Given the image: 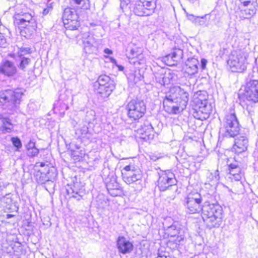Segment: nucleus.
<instances>
[{"instance_id":"29","label":"nucleus","mask_w":258,"mask_h":258,"mask_svg":"<svg viewBox=\"0 0 258 258\" xmlns=\"http://www.w3.org/2000/svg\"><path fill=\"white\" fill-rule=\"evenodd\" d=\"M239 9V11L236 12V16H238L241 20L249 19L254 15V14H251V12L248 11L249 10L243 7L242 5L240 7Z\"/></svg>"},{"instance_id":"13","label":"nucleus","mask_w":258,"mask_h":258,"mask_svg":"<svg viewBox=\"0 0 258 258\" xmlns=\"http://www.w3.org/2000/svg\"><path fill=\"white\" fill-rule=\"evenodd\" d=\"M201 202V197L199 193L189 194L184 200L186 212L189 214H195L202 211Z\"/></svg>"},{"instance_id":"34","label":"nucleus","mask_w":258,"mask_h":258,"mask_svg":"<svg viewBox=\"0 0 258 258\" xmlns=\"http://www.w3.org/2000/svg\"><path fill=\"white\" fill-rule=\"evenodd\" d=\"M167 231L171 237L173 238L176 236L177 234H180L183 232L182 229L178 228L175 225L173 224L168 227Z\"/></svg>"},{"instance_id":"50","label":"nucleus","mask_w":258,"mask_h":258,"mask_svg":"<svg viewBox=\"0 0 258 258\" xmlns=\"http://www.w3.org/2000/svg\"><path fill=\"white\" fill-rule=\"evenodd\" d=\"M116 67L119 71H122L124 70V67L122 66L116 64Z\"/></svg>"},{"instance_id":"30","label":"nucleus","mask_w":258,"mask_h":258,"mask_svg":"<svg viewBox=\"0 0 258 258\" xmlns=\"http://www.w3.org/2000/svg\"><path fill=\"white\" fill-rule=\"evenodd\" d=\"M67 29L70 30H76L80 26V23L78 19H72L63 23Z\"/></svg>"},{"instance_id":"35","label":"nucleus","mask_w":258,"mask_h":258,"mask_svg":"<svg viewBox=\"0 0 258 258\" xmlns=\"http://www.w3.org/2000/svg\"><path fill=\"white\" fill-rule=\"evenodd\" d=\"M145 6L154 12L156 7L157 0H140Z\"/></svg>"},{"instance_id":"45","label":"nucleus","mask_w":258,"mask_h":258,"mask_svg":"<svg viewBox=\"0 0 258 258\" xmlns=\"http://www.w3.org/2000/svg\"><path fill=\"white\" fill-rule=\"evenodd\" d=\"M108 191V192L110 194V195L113 197L117 196L119 194V192L120 191V189L119 190H117V189L116 190H115V189L109 190Z\"/></svg>"},{"instance_id":"7","label":"nucleus","mask_w":258,"mask_h":258,"mask_svg":"<svg viewBox=\"0 0 258 258\" xmlns=\"http://www.w3.org/2000/svg\"><path fill=\"white\" fill-rule=\"evenodd\" d=\"M94 88L98 93L101 95L102 97L105 98L109 97L114 89L115 86L109 76L101 75L94 83Z\"/></svg>"},{"instance_id":"31","label":"nucleus","mask_w":258,"mask_h":258,"mask_svg":"<svg viewBox=\"0 0 258 258\" xmlns=\"http://www.w3.org/2000/svg\"><path fill=\"white\" fill-rule=\"evenodd\" d=\"M171 53L173 57V61L176 62L177 64L181 61L183 55V50L180 48H177L173 49Z\"/></svg>"},{"instance_id":"8","label":"nucleus","mask_w":258,"mask_h":258,"mask_svg":"<svg viewBox=\"0 0 258 258\" xmlns=\"http://www.w3.org/2000/svg\"><path fill=\"white\" fill-rule=\"evenodd\" d=\"M126 109L128 117L133 120H137L145 114L146 106L143 100L136 98L131 100L127 103Z\"/></svg>"},{"instance_id":"26","label":"nucleus","mask_w":258,"mask_h":258,"mask_svg":"<svg viewBox=\"0 0 258 258\" xmlns=\"http://www.w3.org/2000/svg\"><path fill=\"white\" fill-rule=\"evenodd\" d=\"M26 154L30 157L36 156L39 153V150L35 146L34 140H30L26 145Z\"/></svg>"},{"instance_id":"49","label":"nucleus","mask_w":258,"mask_h":258,"mask_svg":"<svg viewBox=\"0 0 258 258\" xmlns=\"http://www.w3.org/2000/svg\"><path fill=\"white\" fill-rule=\"evenodd\" d=\"M187 17L189 20L193 21L195 19V16L193 15H187Z\"/></svg>"},{"instance_id":"15","label":"nucleus","mask_w":258,"mask_h":258,"mask_svg":"<svg viewBox=\"0 0 258 258\" xmlns=\"http://www.w3.org/2000/svg\"><path fill=\"white\" fill-rule=\"evenodd\" d=\"M220 179L219 171L218 170L211 172L207 176V181L205 183V188L209 189L207 193V196L214 198V194L216 187Z\"/></svg>"},{"instance_id":"53","label":"nucleus","mask_w":258,"mask_h":258,"mask_svg":"<svg viewBox=\"0 0 258 258\" xmlns=\"http://www.w3.org/2000/svg\"><path fill=\"white\" fill-rule=\"evenodd\" d=\"M13 217H14V215H12V214H7V217L8 219L11 218Z\"/></svg>"},{"instance_id":"17","label":"nucleus","mask_w":258,"mask_h":258,"mask_svg":"<svg viewBox=\"0 0 258 258\" xmlns=\"http://www.w3.org/2000/svg\"><path fill=\"white\" fill-rule=\"evenodd\" d=\"M237 135L233 146V150L235 153L239 154L247 150L249 142L246 136L238 134Z\"/></svg>"},{"instance_id":"27","label":"nucleus","mask_w":258,"mask_h":258,"mask_svg":"<svg viewBox=\"0 0 258 258\" xmlns=\"http://www.w3.org/2000/svg\"><path fill=\"white\" fill-rule=\"evenodd\" d=\"M78 18L79 17L76 11L70 8H67L64 9L62 15V20L63 23L72 19Z\"/></svg>"},{"instance_id":"43","label":"nucleus","mask_w":258,"mask_h":258,"mask_svg":"<svg viewBox=\"0 0 258 258\" xmlns=\"http://www.w3.org/2000/svg\"><path fill=\"white\" fill-rule=\"evenodd\" d=\"M170 74H164L163 77V86H165V85H167L170 83Z\"/></svg>"},{"instance_id":"36","label":"nucleus","mask_w":258,"mask_h":258,"mask_svg":"<svg viewBox=\"0 0 258 258\" xmlns=\"http://www.w3.org/2000/svg\"><path fill=\"white\" fill-rule=\"evenodd\" d=\"M163 60L166 62V64L169 66H175L177 64L176 62L173 61V57L171 53L167 54L163 58Z\"/></svg>"},{"instance_id":"20","label":"nucleus","mask_w":258,"mask_h":258,"mask_svg":"<svg viewBox=\"0 0 258 258\" xmlns=\"http://www.w3.org/2000/svg\"><path fill=\"white\" fill-rule=\"evenodd\" d=\"M117 246L119 252L123 254L130 253L133 249L132 243L123 236L118 237Z\"/></svg>"},{"instance_id":"5","label":"nucleus","mask_w":258,"mask_h":258,"mask_svg":"<svg viewBox=\"0 0 258 258\" xmlns=\"http://www.w3.org/2000/svg\"><path fill=\"white\" fill-rule=\"evenodd\" d=\"M248 53L245 49L234 50L229 56L227 63L233 72L241 73L246 69Z\"/></svg>"},{"instance_id":"18","label":"nucleus","mask_w":258,"mask_h":258,"mask_svg":"<svg viewBox=\"0 0 258 258\" xmlns=\"http://www.w3.org/2000/svg\"><path fill=\"white\" fill-rule=\"evenodd\" d=\"M17 69L14 63L7 60L0 63V73L9 77H13L16 74Z\"/></svg>"},{"instance_id":"14","label":"nucleus","mask_w":258,"mask_h":258,"mask_svg":"<svg viewBox=\"0 0 258 258\" xmlns=\"http://www.w3.org/2000/svg\"><path fill=\"white\" fill-rule=\"evenodd\" d=\"M126 55L128 58L131 60L136 59V60L132 62L134 64H144L145 62V57L143 54V50L141 48L136 46L133 43L129 44L126 49Z\"/></svg>"},{"instance_id":"54","label":"nucleus","mask_w":258,"mask_h":258,"mask_svg":"<svg viewBox=\"0 0 258 258\" xmlns=\"http://www.w3.org/2000/svg\"><path fill=\"white\" fill-rule=\"evenodd\" d=\"M200 23L201 25L205 24V22L203 20L201 21Z\"/></svg>"},{"instance_id":"48","label":"nucleus","mask_w":258,"mask_h":258,"mask_svg":"<svg viewBox=\"0 0 258 258\" xmlns=\"http://www.w3.org/2000/svg\"><path fill=\"white\" fill-rule=\"evenodd\" d=\"M104 52L105 53H106V54H111L112 53V50H110L108 48L105 49L104 50Z\"/></svg>"},{"instance_id":"19","label":"nucleus","mask_w":258,"mask_h":258,"mask_svg":"<svg viewBox=\"0 0 258 258\" xmlns=\"http://www.w3.org/2000/svg\"><path fill=\"white\" fill-rule=\"evenodd\" d=\"M138 133L141 135L140 138L144 140H152L154 137V131L151 124L147 121L139 128Z\"/></svg>"},{"instance_id":"4","label":"nucleus","mask_w":258,"mask_h":258,"mask_svg":"<svg viewBox=\"0 0 258 258\" xmlns=\"http://www.w3.org/2000/svg\"><path fill=\"white\" fill-rule=\"evenodd\" d=\"M121 174L124 181L131 185L135 191L141 190L143 187V174L139 168L130 164L122 169Z\"/></svg>"},{"instance_id":"3","label":"nucleus","mask_w":258,"mask_h":258,"mask_svg":"<svg viewBox=\"0 0 258 258\" xmlns=\"http://www.w3.org/2000/svg\"><path fill=\"white\" fill-rule=\"evenodd\" d=\"M14 23L19 27L21 36L29 38L36 31L37 21L35 17L30 14H16L14 16Z\"/></svg>"},{"instance_id":"33","label":"nucleus","mask_w":258,"mask_h":258,"mask_svg":"<svg viewBox=\"0 0 258 258\" xmlns=\"http://www.w3.org/2000/svg\"><path fill=\"white\" fill-rule=\"evenodd\" d=\"M31 62L30 58L26 57H20V63L18 64L19 68L23 71H25L26 68L28 66Z\"/></svg>"},{"instance_id":"21","label":"nucleus","mask_w":258,"mask_h":258,"mask_svg":"<svg viewBox=\"0 0 258 258\" xmlns=\"http://www.w3.org/2000/svg\"><path fill=\"white\" fill-rule=\"evenodd\" d=\"M133 11L136 15L139 16H150L154 12L146 7L140 0L135 4Z\"/></svg>"},{"instance_id":"55","label":"nucleus","mask_w":258,"mask_h":258,"mask_svg":"<svg viewBox=\"0 0 258 258\" xmlns=\"http://www.w3.org/2000/svg\"><path fill=\"white\" fill-rule=\"evenodd\" d=\"M255 63H256V64H257V59H255Z\"/></svg>"},{"instance_id":"44","label":"nucleus","mask_w":258,"mask_h":258,"mask_svg":"<svg viewBox=\"0 0 258 258\" xmlns=\"http://www.w3.org/2000/svg\"><path fill=\"white\" fill-rule=\"evenodd\" d=\"M6 45V40L3 34L0 33V46L5 47Z\"/></svg>"},{"instance_id":"10","label":"nucleus","mask_w":258,"mask_h":258,"mask_svg":"<svg viewBox=\"0 0 258 258\" xmlns=\"http://www.w3.org/2000/svg\"><path fill=\"white\" fill-rule=\"evenodd\" d=\"M176 183L177 180L173 173L169 171H162L159 173L158 186L160 191H164L170 188L176 190Z\"/></svg>"},{"instance_id":"51","label":"nucleus","mask_w":258,"mask_h":258,"mask_svg":"<svg viewBox=\"0 0 258 258\" xmlns=\"http://www.w3.org/2000/svg\"><path fill=\"white\" fill-rule=\"evenodd\" d=\"M110 61H111V62L112 63L114 64L116 66V64H118L117 63V61H116V60L114 58H110Z\"/></svg>"},{"instance_id":"56","label":"nucleus","mask_w":258,"mask_h":258,"mask_svg":"<svg viewBox=\"0 0 258 258\" xmlns=\"http://www.w3.org/2000/svg\"><path fill=\"white\" fill-rule=\"evenodd\" d=\"M239 184L240 185H242L241 182H240Z\"/></svg>"},{"instance_id":"37","label":"nucleus","mask_w":258,"mask_h":258,"mask_svg":"<svg viewBox=\"0 0 258 258\" xmlns=\"http://www.w3.org/2000/svg\"><path fill=\"white\" fill-rule=\"evenodd\" d=\"M31 53V49L29 47H21L19 48L17 52L18 55L19 57H24V55Z\"/></svg>"},{"instance_id":"38","label":"nucleus","mask_w":258,"mask_h":258,"mask_svg":"<svg viewBox=\"0 0 258 258\" xmlns=\"http://www.w3.org/2000/svg\"><path fill=\"white\" fill-rule=\"evenodd\" d=\"M113 181L114 182L110 181L106 183V186L108 190L114 189L119 190L118 184L115 181V180Z\"/></svg>"},{"instance_id":"41","label":"nucleus","mask_w":258,"mask_h":258,"mask_svg":"<svg viewBox=\"0 0 258 258\" xmlns=\"http://www.w3.org/2000/svg\"><path fill=\"white\" fill-rule=\"evenodd\" d=\"M175 237H176V238L174 239L173 241L176 244L180 243L184 239V236L182 234V233H180V234H177Z\"/></svg>"},{"instance_id":"47","label":"nucleus","mask_w":258,"mask_h":258,"mask_svg":"<svg viewBox=\"0 0 258 258\" xmlns=\"http://www.w3.org/2000/svg\"><path fill=\"white\" fill-rule=\"evenodd\" d=\"M120 1L121 6H127L131 2L130 0H120Z\"/></svg>"},{"instance_id":"2","label":"nucleus","mask_w":258,"mask_h":258,"mask_svg":"<svg viewBox=\"0 0 258 258\" xmlns=\"http://www.w3.org/2000/svg\"><path fill=\"white\" fill-rule=\"evenodd\" d=\"M207 197L209 200L205 202L202 208L203 220L208 228H218L222 223V208L217 203H212L213 198Z\"/></svg>"},{"instance_id":"6","label":"nucleus","mask_w":258,"mask_h":258,"mask_svg":"<svg viewBox=\"0 0 258 258\" xmlns=\"http://www.w3.org/2000/svg\"><path fill=\"white\" fill-rule=\"evenodd\" d=\"M223 127L225 130V137H234L237 136L239 131V122L233 110L225 114L223 119Z\"/></svg>"},{"instance_id":"28","label":"nucleus","mask_w":258,"mask_h":258,"mask_svg":"<svg viewBox=\"0 0 258 258\" xmlns=\"http://www.w3.org/2000/svg\"><path fill=\"white\" fill-rule=\"evenodd\" d=\"M242 7L246 9L249 10L251 12V14H255L257 6L256 0H247L243 1L242 2Z\"/></svg>"},{"instance_id":"12","label":"nucleus","mask_w":258,"mask_h":258,"mask_svg":"<svg viewBox=\"0 0 258 258\" xmlns=\"http://www.w3.org/2000/svg\"><path fill=\"white\" fill-rule=\"evenodd\" d=\"M239 97L251 102H257L258 101V80H252L248 82L245 86L244 92L240 93Z\"/></svg>"},{"instance_id":"32","label":"nucleus","mask_w":258,"mask_h":258,"mask_svg":"<svg viewBox=\"0 0 258 258\" xmlns=\"http://www.w3.org/2000/svg\"><path fill=\"white\" fill-rule=\"evenodd\" d=\"M13 128V125L8 118H5L3 120V125L1 127V131L4 133H10Z\"/></svg>"},{"instance_id":"11","label":"nucleus","mask_w":258,"mask_h":258,"mask_svg":"<svg viewBox=\"0 0 258 258\" xmlns=\"http://www.w3.org/2000/svg\"><path fill=\"white\" fill-rule=\"evenodd\" d=\"M25 91L22 88L3 91L0 92V102L2 103L11 102L15 105L19 104Z\"/></svg>"},{"instance_id":"22","label":"nucleus","mask_w":258,"mask_h":258,"mask_svg":"<svg viewBox=\"0 0 258 258\" xmlns=\"http://www.w3.org/2000/svg\"><path fill=\"white\" fill-rule=\"evenodd\" d=\"M228 167L229 170V176L228 178H230L231 181L233 180L237 181H240L243 174L238 164L236 162L230 163L229 164Z\"/></svg>"},{"instance_id":"24","label":"nucleus","mask_w":258,"mask_h":258,"mask_svg":"<svg viewBox=\"0 0 258 258\" xmlns=\"http://www.w3.org/2000/svg\"><path fill=\"white\" fill-rule=\"evenodd\" d=\"M199 64V62L198 59L195 58H188L185 62L184 67L185 72L190 75L197 73Z\"/></svg>"},{"instance_id":"52","label":"nucleus","mask_w":258,"mask_h":258,"mask_svg":"<svg viewBox=\"0 0 258 258\" xmlns=\"http://www.w3.org/2000/svg\"><path fill=\"white\" fill-rule=\"evenodd\" d=\"M48 13V10H47V9H45L43 11V14L44 15H47V14Z\"/></svg>"},{"instance_id":"1","label":"nucleus","mask_w":258,"mask_h":258,"mask_svg":"<svg viewBox=\"0 0 258 258\" xmlns=\"http://www.w3.org/2000/svg\"><path fill=\"white\" fill-rule=\"evenodd\" d=\"M189 94L178 86L171 88L166 93L163 104L165 110L170 114H177L185 108Z\"/></svg>"},{"instance_id":"40","label":"nucleus","mask_w":258,"mask_h":258,"mask_svg":"<svg viewBox=\"0 0 258 258\" xmlns=\"http://www.w3.org/2000/svg\"><path fill=\"white\" fill-rule=\"evenodd\" d=\"M71 3L74 4L80 5L81 7L84 8V9H87L88 6H85L86 5V0H70Z\"/></svg>"},{"instance_id":"42","label":"nucleus","mask_w":258,"mask_h":258,"mask_svg":"<svg viewBox=\"0 0 258 258\" xmlns=\"http://www.w3.org/2000/svg\"><path fill=\"white\" fill-rule=\"evenodd\" d=\"M163 77L164 74H157V75L155 76V80L156 82L161 85H163Z\"/></svg>"},{"instance_id":"9","label":"nucleus","mask_w":258,"mask_h":258,"mask_svg":"<svg viewBox=\"0 0 258 258\" xmlns=\"http://www.w3.org/2000/svg\"><path fill=\"white\" fill-rule=\"evenodd\" d=\"M207 97L206 96L205 97H203L200 94L199 96L196 99L197 108L195 109L194 116L198 119L203 120L207 119L212 112V106L208 103Z\"/></svg>"},{"instance_id":"23","label":"nucleus","mask_w":258,"mask_h":258,"mask_svg":"<svg viewBox=\"0 0 258 258\" xmlns=\"http://www.w3.org/2000/svg\"><path fill=\"white\" fill-rule=\"evenodd\" d=\"M39 166L41 167H44V170H46L47 172H45V171L43 169H39L40 175L39 177V182L40 183L43 184L46 181L52 180V179H53L54 177L56 175L55 173H53L52 171L50 172L48 165L45 166V164L44 163H40Z\"/></svg>"},{"instance_id":"16","label":"nucleus","mask_w":258,"mask_h":258,"mask_svg":"<svg viewBox=\"0 0 258 258\" xmlns=\"http://www.w3.org/2000/svg\"><path fill=\"white\" fill-rule=\"evenodd\" d=\"M67 195L70 198L80 201L85 194L84 186L79 182H76L67 189Z\"/></svg>"},{"instance_id":"46","label":"nucleus","mask_w":258,"mask_h":258,"mask_svg":"<svg viewBox=\"0 0 258 258\" xmlns=\"http://www.w3.org/2000/svg\"><path fill=\"white\" fill-rule=\"evenodd\" d=\"M207 60L206 59L203 58L201 61V66L203 70L206 69Z\"/></svg>"},{"instance_id":"39","label":"nucleus","mask_w":258,"mask_h":258,"mask_svg":"<svg viewBox=\"0 0 258 258\" xmlns=\"http://www.w3.org/2000/svg\"><path fill=\"white\" fill-rule=\"evenodd\" d=\"M12 142L13 143V145L17 148V149H19L22 147V143L19 138L18 137H13L12 138Z\"/></svg>"},{"instance_id":"25","label":"nucleus","mask_w":258,"mask_h":258,"mask_svg":"<svg viewBox=\"0 0 258 258\" xmlns=\"http://www.w3.org/2000/svg\"><path fill=\"white\" fill-rule=\"evenodd\" d=\"M98 44L97 40L92 35L88 36L84 41V49L86 53H92Z\"/></svg>"}]
</instances>
